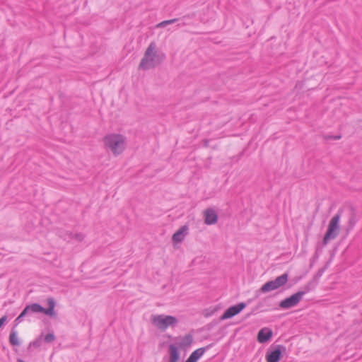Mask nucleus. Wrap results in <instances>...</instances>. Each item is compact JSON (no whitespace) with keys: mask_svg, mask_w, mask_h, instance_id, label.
Masks as SVG:
<instances>
[{"mask_svg":"<svg viewBox=\"0 0 362 362\" xmlns=\"http://www.w3.org/2000/svg\"><path fill=\"white\" fill-rule=\"evenodd\" d=\"M48 308H45L40 304L38 303V312L39 313H44L51 317H56L57 313L55 312L54 308L56 306L55 300L53 298H48L47 299Z\"/></svg>","mask_w":362,"mask_h":362,"instance_id":"obj_10","label":"nucleus"},{"mask_svg":"<svg viewBox=\"0 0 362 362\" xmlns=\"http://www.w3.org/2000/svg\"><path fill=\"white\" fill-rule=\"evenodd\" d=\"M9 343L13 346H19L20 341L18 340L17 336V332L15 329V327L11 329L10 335H9Z\"/></svg>","mask_w":362,"mask_h":362,"instance_id":"obj_19","label":"nucleus"},{"mask_svg":"<svg viewBox=\"0 0 362 362\" xmlns=\"http://www.w3.org/2000/svg\"><path fill=\"white\" fill-rule=\"evenodd\" d=\"M332 138H333L334 139H340V138H341V136H339H339H334V137H332Z\"/></svg>","mask_w":362,"mask_h":362,"instance_id":"obj_35","label":"nucleus"},{"mask_svg":"<svg viewBox=\"0 0 362 362\" xmlns=\"http://www.w3.org/2000/svg\"><path fill=\"white\" fill-rule=\"evenodd\" d=\"M302 293L296 292L291 296L286 298L279 303V307L282 309H289L297 305L302 300Z\"/></svg>","mask_w":362,"mask_h":362,"instance_id":"obj_9","label":"nucleus"},{"mask_svg":"<svg viewBox=\"0 0 362 362\" xmlns=\"http://www.w3.org/2000/svg\"><path fill=\"white\" fill-rule=\"evenodd\" d=\"M272 336V330L268 327H264L258 332L257 339L259 343L264 344L270 341Z\"/></svg>","mask_w":362,"mask_h":362,"instance_id":"obj_14","label":"nucleus"},{"mask_svg":"<svg viewBox=\"0 0 362 362\" xmlns=\"http://www.w3.org/2000/svg\"><path fill=\"white\" fill-rule=\"evenodd\" d=\"M154 42L150 43L139 65V69L149 70L160 65L165 59L164 54H158Z\"/></svg>","mask_w":362,"mask_h":362,"instance_id":"obj_1","label":"nucleus"},{"mask_svg":"<svg viewBox=\"0 0 362 362\" xmlns=\"http://www.w3.org/2000/svg\"><path fill=\"white\" fill-rule=\"evenodd\" d=\"M288 279V273H284L281 276H277L274 280L267 281L261 287V291L263 293H267L276 290L281 286L285 285Z\"/></svg>","mask_w":362,"mask_h":362,"instance_id":"obj_6","label":"nucleus"},{"mask_svg":"<svg viewBox=\"0 0 362 362\" xmlns=\"http://www.w3.org/2000/svg\"><path fill=\"white\" fill-rule=\"evenodd\" d=\"M319 257L317 254H314V255L310 259V268H312L314 265V264L317 261Z\"/></svg>","mask_w":362,"mask_h":362,"instance_id":"obj_26","label":"nucleus"},{"mask_svg":"<svg viewBox=\"0 0 362 362\" xmlns=\"http://www.w3.org/2000/svg\"><path fill=\"white\" fill-rule=\"evenodd\" d=\"M204 223L206 225H214L218 222V216L216 211L212 208H207L204 211Z\"/></svg>","mask_w":362,"mask_h":362,"instance_id":"obj_11","label":"nucleus"},{"mask_svg":"<svg viewBox=\"0 0 362 362\" xmlns=\"http://www.w3.org/2000/svg\"><path fill=\"white\" fill-rule=\"evenodd\" d=\"M189 18V15L184 16L182 17V20H183V19H185V18ZM188 25V23H186V22H185V21H181V22H180V23H179L177 24V26L180 28V27L185 26V25Z\"/></svg>","mask_w":362,"mask_h":362,"instance_id":"obj_29","label":"nucleus"},{"mask_svg":"<svg viewBox=\"0 0 362 362\" xmlns=\"http://www.w3.org/2000/svg\"><path fill=\"white\" fill-rule=\"evenodd\" d=\"M286 347L284 345L272 346L267 351V362H279L286 352Z\"/></svg>","mask_w":362,"mask_h":362,"instance_id":"obj_7","label":"nucleus"},{"mask_svg":"<svg viewBox=\"0 0 362 362\" xmlns=\"http://www.w3.org/2000/svg\"><path fill=\"white\" fill-rule=\"evenodd\" d=\"M271 297L264 298L262 301H259L257 305L252 309V312L247 314V316L252 315L255 313L256 310L263 307L264 304L266 303L268 300H269Z\"/></svg>","mask_w":362,"mask_h":362,"instance_id":"obj_21","label":"nucleus"},{"mask_svg":"<svg viewBox=\"0 0 362 362\" xmlns=\"http://www.w3.org/2000/svg\"><path fill=\"white\" fill-rule=\"evenodd\" d=\"M189 233V226L185 224L180 227L172 236L173 243H182Z\"/></svg>","mask_w":362,"mask_h":362,"instance_id":"obj_12","label":"nucleus"},{"mask_svg":"<svg viewBox=\"0 0 362 362\" xmlns=\"http://www.w3.org/2000/svg\"><path fill=\"white\" fill-rule=\"evenodd\" d=\"M329 262H327L323 267L320 268L313 276V279L319 283L320 278L323 275L324 272L328 267Z\"/></svg>","mask_w":362,"mask_h":362,"instance_id":"obj_22","label":"nucleus"},{"mask_svg":"<svg viewBox=\"0 0 362 362\" xmlns=\"http://www.w3.org/2000/svg\"><path fill=\"white\" fill-rule=\"evenodd\" d=\"M178 21H179L178 18H173V19H170V20L163 21L160 22V23H158L157 25V27L158 28H164L167 25L174 23Z\"/></svg>","mask_w":362,"mask_h":362,"instance_id":"obj_23","label":"nucleus"},{"mask_svg":"<svg viewBox=\"0 0 362 362\" xmlns=\"http://www.w3.org/2000/svg\"><path fill=\"white\" fill-rule=\"evenodd\" d=\"M25 317V315H23L21 313V314L16 318L14 322H15V326H17L19 323H21L23 320V317Z\"/></svg>","mask_w":362,"mask_h":362,"instance_id":"obj_27","label":"nucleus"},{"mask_svg":"<svg viewBox=\"0 0 362 362\" xmlns=\"http://www.w3.org/2000/svg\"><path fill=\"white\" fill-rule=\"evenodd\" d=\"M341 213L342 210L339 209L338 212L329 221L327 230L322 239V246L327 245L330 240L335 239L339 234V221Z\"/></svg>","mask_w":362,"mask_h":362,"instance_id":"obj_3","label":"nucleus"},{"mask_svg":"<svg viewBox=\"0 0 362 362\" xmlns=\"http://www.w3.org/2000/svg\"><path fill=\"white\" fill-rule=\"evenodd\" d=\"M170 358L168 362H177L180 358V354L178 346L174 344L169 345Z\"/></svg>","mask_w":362,"mask_h":362,"instance_id":"obj_15","label":"nucleus"},{"mask_svg":"<svg viewBox=\"0 0 362 362\" xmlns=\"http://www.w3.org/2000/svg\"><path fill=\"white\" fill-rule=\"evenodd\" d=\"M213 344H210L206 346L199 348L194 350L188 357L185 362H197L203 356L206 351L212 346Z\"/></svg>","mask_w":362,"mask_h":362,"instance_id":"obj_13","label":"nucleus"},{"mask_svg":"<svg viewBox=\"0 0 362 362\" xmlns=\"http://www.w3.org/2000/svg\"><path fill=\"white\" fill-rule=\"evenodd\" d=\"M105 147L109 148L115 156L119 155L125 149L126 139L120 134H110L104 136Z\"/></svg>","mask_w":362,"mask_h":362,"instance_id":"obj_2","label":"nucleus"},{"mask_svg":"<svg viewBox=\"0 0 362 362\" xmlns=\"http://www.w3.org/2000/svg\"><path fill=\"white\" fill-rule=\"evenodd\" d=\"M341 213L342 210L339 209L338 212L329 221L327 230L322 239V246L327 245L330 240L335 239L339 234V221Z\"/></svg>","mask_w":362,"mask_h":362,"instance_id":"obj_4","label":"nucleus"},{"mask_svg":"<svg viewBox=\"0 0 362 362\" xmlns=\"http://www.w3.org/2000/svg\"><path fill=\"white\" fill-rule=\"evenodd\" d=\"M325 246H322L319 244H317V247H316V249H315V254H317L318 255V257L320 256V254L322 253V249Z\"/></svg>","mask_w":362,"mask_h":362,"instance_id":"obj_28","label":"nucleus"},{"mask_svg":"<svg viewBox=\"0 0 362 362\" xmlns=\"http://www.w3.org/2000/svg\"><path fill=\"white\" fill-rule=\"evenodd\" d=\"M254 299H255L254 298H249L245 303H247V305L250 304V303H252Z\"/></svg>","mask_w":362,"mask_h":362,"instance_id":"obj_33","label":"nucleus"},{"mask_svg":"<svg viewBox=\"0 0 362 362\" xmlns=\"http://www.w3.org/2000/svg\"><path fill=\"white\" fill-rule=\"evenodd\" d=\"M21 313L26 316L31 313H39L38 312V303H35L30 305H27L22 310Z\"/></svg>","mask_w":362,"mask_h":362,"instance_id":"obj_17","label":"nucleus"},{"mask_svg":"<svg viewBox=\"0 0 362 362\" xmlns=\"http://www.w3.org/2000/svg\"><path fill=\"white\" fill-rule=\"evenodd\" d=\"M263 293V291H261V288L259 289L256 290L255 292L254 298H258L260 296L261 293Z\"/></svg>","mask_w":362,"mask_h":362,"instance_id":"obj_32","label":"nucleus"},{"mask_svg":"<svg viewBox=\"0 0 362 362\" xmlns=\"http://www.w3.org/2000/svg\"><path fill=\"white\" fill-rule=\"evenodd\" d=\"M41 344H42V339L40 338H38V339L31 341L29 344V346H34V347L38 348L41 346Z\"/></svg>","mask_w":362,"mask_h":362,"instance_id":"obj_25","label":"nucleus"},{"mask_svg":"<svg viewBox=\"0 0 362 362\" xmlns=\"http://www.w3.org/2000/svg\"><path fill=\"white\" fill-rule=\"evenodd\" d=\"M55 340V336L53 332L48 333L45 335L44 341L46 343H51Z\"/></svg>","mask_w":362,"mask_h":362,"instance_id":"obj_24","label":"nucleus"},{"mask_svg":"<svg viewBox=\"0 0 362 362\" xmlns=\"http://www.w3.org/2000/svg\"><path fill=\"white\" fill-rule=\"evenodd\" d=\"M7 321V315H4L0 318V329Z\"/></svg>","mask_w":362,"mask_h":362,"instance_id":"obj_31","label":"nucleus"},{"mask_svg":"<svg viewBox=\"0 0 362 362\" xmlns=\"http://www.w3.org/2000/svg\"><path fill=\"white\" fill-rule=\"evenodd\" d=\"M151 322L157 329L165 331L169 327H175L178 323V320L175 316L161 314L152 315Z\"/></svg>","mask_w":362,"mask_h":362,"instance_id":"obj_5","label":"nucleus"},{"mask_svg":"<svg viewBox=\"0 0 362 362\" xmlns=\"http://www.w3.org/2000/svg\"><path fill=\"white\" fill-rule=\"evenodd\" d=\"M74 238H75L76 240H78V241L81 242V241H83V239H84V235H83V234H82V233H76V234L74 235Z\"/></svg>","mask_w":362,"mask_h":362,"instance_id":"obj_30","label":"nucleus"},{"mask_svg":"<svg viewBox=\"0 0 362 362\" xmlns=\"http://www.w3.org/2000/svg\"><path fill=\"white\" fill-rule=\"evenodd\" d=\"M318 284L319 283L313 278L303 286L302 290L298 291V293H302V297H303L305 294L313 291Z\"/></svg>","mask_w":362,"mask_h":362,"instance_id":"obj_16","label":"nucleus"},{"mask_svg":"<svg viewBox=\"0 0 362 362\" xmlns=\"http://www.w3.org/2000/svg\"><path fill=\"white\" fill-rule=\"evenodd\" d=\"M17 362H25V361H23V359H21V358H18V359H17Z\"/></svg>","mask_w":362,"mask_h":362,"instance_id":"obj_36","label":"nucleus"},{"mask_svg":"<svg viewBox=\"0 0 362 362\" xmlns=\"http://www.w3.org/2000/svg\"><path fill=\"white\" fill-rule=\"evenodd\" d=\"M193 342V337L191 334H186L180 342L179 346L182 348L189 346Z\"/></svg>","mask_w":362,"mask_h":362,"instance_id":"obj_20","label":"nucleus"},{"mask_svg":"<svg viewBox=\"0 0 362 362\" xmlns=\"http://www.w3.org/2000/svg\"><path fill=\"white\" fill-rule=\"evenodd\" d=\"M357 221L358 220L356 218L355 211L353 208H351L350 216L349 218V221H348L349 226H348L347 230H352L354 228V226H356Z\"/></svg>","mask_w":362,"mask_h":362,"instance_id":"obj_18","label":"nucleus"},{"mask_svg":"<svg viewBox=\"0 0 362 362\" xmlns=\"http://www.w3.org/2000/svg\"><path fill=\"white\" fill-rule=\"evenodd\" d=\"M208 145H209V141L208 140H205V141H204V146L206 147V146H208Z\"/></svg>","mask_w":362,"mask_h":362,"instance_id":"obj_34","label":"nucleus"},{"mask_svg":"<svg viewBox=\"0 0 362 362\" xmlns=\"http://www.w3.org/2000/svg\"><path fill=\"white\" fill-rule=\"evenodd\" d=\"M246 306L247 303H245V302H241L236 305L229 307L220 317V320H225L233 317L234 316L239 314L243 310H244Z\"/></svg>","mask_w":362,"mask_h":362,"instance_id":"obj_8","label":"nucleus"}]
</instances>
